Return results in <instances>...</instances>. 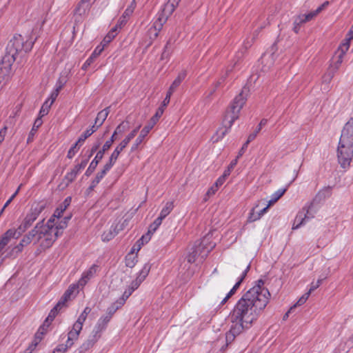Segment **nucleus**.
I'll use <instances>...</instances> for the list:
<instances>
[{"instance_id":"nucleus-13","label":"nucleus","mask_w":353,"mask_h":353,"mask_svg":"<svg viewBox=\"0 0 353 353\" xmlns=\"http://www.w3.org/2000/svg\"><path fill=\"white\" fill-rule=\"evenodd\" d=\"M168 18V14L165 13H160L157 19L154 22L152 26L148 30V34L151 42H153L157 37L159 32L163 28V24L167 21Z\"/></svg>"},{"instance_id":"nucleus-40","label":"nucleus","mask_w":353,"mask_h":353,"mask_svg":"<svg viewBox=\"0 0 353 353\" xmlns=\"http://www.w3.org/2000/svg\"><path fill=\"white\" fill-rule=\"evenodd\" d=\"M24 246L26 245L23 243H22V241H21V242L17 245H16L11 250L8 255L10 256L15 257L19 252L22 251Z\"/></svg>"},{"instance_id":"nucleus-60","label":"nucleus","mask_w":353,"mask_h":353,"mask_svg":"<svg viewBox=\"0 0 353 353\" xmlns=\"http://www.w3.org/2000/svg\"><path fill=\"white\" fill-rule=\"evenodd\" d=\"M70 219V216H66L63 219V221H61L60 223L59 224V225H57V227H58V230L59 229H61L63 230V228H65L68 224V221Z\"/></svg>"},{"instance_id":"nucleus-12","label":"nucleus","mask_w":353,"mask_h":353,"mask_svg":"<svg viewBox=\"0 0 353 353\" xmlns=\"http://www.w3.org/2000/svg\"><path fill=\"white\" fill-rule=\"evenodd\" d=\"M88 162V159H85L81 161L79 164H77L73 169L68 172L60 183L59 186H62L63 188H66L74 181L79 172L85 168Z\"/></svg>"},{"instance_id":"nucleus-19","label":"nucleus","mask_w":353,"mask_h":353,"mask_svg":"<svg viewBox=\"0 0 353 353\" xmlns=\"http://www.w3.org/2000/svg\"><path fill=\"white\" fill-rule=\"evenodd\" d=\"M149 272L150 267L147 264H145L142 268V270L139 272V274L136 278V279L132 281L131 284L130 285V287H131L132 289H133L134 290H137L139 287L141 283L146 278Z\"/></svg>"},{"instance_id":"nucleus-18","label":"nucleus","mask_w":353,"mask_h":353,"mask_svg":"<svg viewBox=\"0 0 353 353\" xmlns=\"http://www.w3.org/2000/svg\"><path fill=\"white\" fill-rule=\"evenodd\" d=\"M100 338L101 336H99V334L92 331V334L88 336V338L80 345L79 347V352L80 353H84L87 352L94 346V345Z\"/></svg>"},{"instance_id":"nucleus-54","label":"nucleus","mask_w":353,"mask_h":353,"mask_svg":"<svg viewBox=\"0 0 353 353\" xmlns=\"http://www.w3.org/2000/svg\"><path fill=\"white\" fill-rule=\"evenodd\" d=\"M134 290L130 285L123 292L121 298L126 301Z\"/></svg>"},{"instance_id":"nucleus-29","label":"nucleus","mask_w":353,"mask_h":353,"mask_svg":"<svg viewBox=\"0 0 353 353\" xmlns=\"http://www.w3.org/2000/svg\"><path fill=\"white\" fill-rule=\"evenodd\" d=\"M110 113V107H107L103 110L100 111L95 119V124H99L101 126L105 121L108 114Z\"/></svg>"},{"instance_id":"nucleus-7","label":"nucleus","mask_w":353,"mask_h":353,"mask_svg":"<svg viewBox=\"0 0 353 353\" xmlns=\"http://www.w3.org/2000/svg\"><path fill=\"white\" fill-rule=\"evenodd\" d=\"M165 107V106H163V105L162 104L161 106H160L157 109L155 114L150 119L148 123L146 125H145L144 128L141 130L139 135L136 139L134 143L132 144L131 147V152H134L138 149L139 146L143 141L145 137L148 134L150 131L153 128L154 125L159 121V118L162 116L164 112Z\"/></svg>"},{"instance_id":"nucleus-61","label":"nucleus","mask_w":353,"mask_h":353,"mask_svg":"<svg viewBox=\"0 0 353 353\" xmlns=\"http://www.w3.org/2000/svg\"><path fill=\"white\" fill-rule=\"evenodd\" d=\"M227 74L222 77L216 83L214 84V88L212 90V91L210 92V95H212L216 90V89L222 83V82L224 81L225 79L226 78Z\"/></svg>"},{"instance_id":"nucleus-37","label":"nucleus","mask_w":353,"mask_h":353,"mask_svg":"<svg viewBox=\"0 0 353 353\" xmlns=\"http://www.w3.org/2000/svg\"><path fill=\"white\" fill-rule=\"evenodd\" d=\"M118 26H115L112 28L110 31L106 34V36L103 39L104 44H108L110 43L112 39L117 36L118 34Z\"/></svg>"},{"instance_id":"nucleus-46","label":"nucleus","mask_w":353,"mask_h":353,"mask_svg":"<svg viewBox=\"0 0 353 353\" xmlns=\"http://www.w3.org/2000/svg\"><path fill=\"white\" fill-rule=\"evenodd\" d=\"M65 305L59 301L56 305L50 310L49 314L55 318L59 311Z\"/></svg>"},{"instance_id":"nucleus-21","label":"nucleus","mask_w":353,"mask_h":353,"mask_svg":"<svg viewBox=\"0 0 353 353\" xmlns=\"http://www.w3.org/2000/svg\"><path fill=\"white\" fill-rule=\"evenodd\" d=\"M332 194V187L327 186L324 187L320 190L314 196L313 199L311 201L314 204L320 203L321 201L325 200L326 198L330 196Z\"/></svg>"},{"instance_id":"nucleus-34","label":"nucleus","mask_w":353,"mask_h":353,"mask_svg":"<svg viewBox=\"0 0 353 353\" xmlns=\"http://www.w3.org/2000/svg\"><path fill=\"white\" fill-rule=\"evenodd\" d=\"M276 50V46H272L268 52L264 53L261 57V61L264 63L265 61L270 60V64H272L274 62V54L275 51Z\"/></svg>"},{"instance_id":"nucleus-51","label":"nucleus","mask_w":353,"mask_h":353,"mask_svg":"<svg viewBox=\"0 0 353 353\" xmlns=\"http://www.w3.org/2000/svg\"><path fill=\"white\" fill-rule=\"evenodd\" d=\"M125 303V301L121 297L117 301H116L114 303H113L111 305L112 307H114V309L116 310H117L118 309L124 305Z\"/></svg>"},{"instance_id":"nucleus-31","label":"nucleus","mask_w":353,"mask_h":353,"mask_svg":"<svg viewBox=\"0 0 353 353\" xmlns=\"http://www.w3.org/2000/svg\"><path fill=\"white\" fill-rule=\"evenodd\" d=\"M70 201H71V197H70V196L67 197L63 202L62 205L59 208H57L53 216L57 218H60L62 216V214L63 213V212L65 210V209L70 205Z\"/></svg>"},{"instance_id":"nucleus-27","label":"nucleus","mask_w":353,"mask_h":353,"mask_svg":"<svg viewBox=\"0 0 353 353\" xmlns=\"http://www.w3.org/2000/svg\"><path fill=\"white\" fill-rule=\"evenodd\" d=\"M303 211H299L297 213L292 225V230H296L299 228L301 226L305 225L307 222L305 216H303Z\"/></svg>"},{"instance_id":"nucleus-10","label":"nucleus","mask_w":353,"mask_h":353,"mask_svg":"<svg viewBox=\"0 0 353 353\" xmlns=\"http://www.w3.org/2000/svg\"><path fill=\"white\" fill-rule=\"evenodd\" d=\"M250 269V263H239L236 264L234 269V273L236 274L239 272L241 271L240 276L239 278L238 281L235 283L233 288L230 290V291L228 293L226 296L222 300L221 304H225L227 301L236 292L237 289L239 288L241 283L245 279L247 276L248 272Z\"/></svg>"},{"instance_id":"nucleus-4","label":"nucleus","mask_w":353,"mask_h":353,"mask_svg":"<svg viewBox=\"0 0 353 353\" xmlns=\"http://www.w3.org/2000/svg\"><path fill=\"white\" fill-rule=\"evenodd\" d=\"M41 228L39 229L38 236L35 243H39L43 249H47L52 246L59 236L58 227H54L50 219L46 225H43L41 221Z\"/></svg>"},{"instance_id":"nucleus-20","label":"nucleus","mask_w":353,"mask_h":353,"mask_svg":"<svg viewBox=\"0 0 353 353\" xmlns=\"http://www.w3.org/2000/svg\"><path fill=\"white\" fill-rule=\"evenodd\" d=\"M21 235H19L18 228L15 229H10L6 231V232L3 234L2 238L0 239V252L5 248V246L8 243L10 239L11 238H19Z\"/></svg>"},{"instance_id":"nucleus-11","label":"nucleus","mask_w":353,"mask_h":353,"mask_svg":"<svg viewBox=\"0 0 353 353\" xmlns=\"http://www.w3.org/2000/svg\"><path fill=\"white\" fill-rule=\"evenodd\" d=\"M113 143V137H110V139L105 141V143L103 144L102 148L99 150L94 158V159L91 161L90 163L89 167L86 170L85 172V175L86 176H90L95 170L96 168L97 167L99 163L101 161V160L103 159V155L110 148Z\"/></svg>"},{"instance_id":"nucleus-62","label":"nucleus","mask_w":353,"mask_h":353,"mask_svg":"<svg viewBox=\"0 0 353 353\" xmlns=\"http://www.w3.org/2000/svg\"><path fill=\"white\" fill-rule=\"evenodd\" d=\"M352 39H353V25L352 26L351 29L350 30V31L348 32V33L346 36V38H345L346 43L345 44H348L351 41Z\"/></svg>"},{"instance_id":"nucleus-42","label":"nucleus","mask_w":353,"mask_h":353,"mask_svg":"<svg viewBox=\"0 0 353 353\" xmlns=\"http://www.w3.org/2000/svg\"><path fill=\"white\" fill-rule=\"evenodd\" d=\"M254 135L255 134H250L248 136L247 141L243 145L242 148H241V150L239 152V154H238V155L236 157L237 159H239L240 157H241L243 154V153H244L245 149L247 148L248 145L249 144V143L254 139Z\"/></svg>"},{"instance_id":"nucleus-33","label":"nucleus","mask_w":353,"mask_h":353,"mask_svg":"<svg viewBox=\"0 0 353 353\" xmlns=\"http://www.w3.org/2000/svg\"><path fill=\"white\" fill-rule=\"evenodd\" d=\"M43 121L40 117H38L33 124V126L29 133L27 141L28 143L31 142L33 140V137L37 131L38 128L42 125Z\"/></svg>"},{"instance_id":"nucleus-6","label":"nucleus","mask_w":353,"mask_h":353,"mask_svg":"<svg viewBox=\"0 0 353 353\" xmlns=\"http://www.w3.org/2000/svg\"><path fill=\"white\" fill-rule=\"evenodd\" d=\"M210 248L206 247L204 240L202 241H196L190 248L186 256L187 261L190 263H192L199 261L203 262L210 252Z\"/></svg>"},{"instance_id":"nucleus-47","label":"nucleus","mask_w":353,"mask_h":353,"mask_svg":"<svg viewBox=\"0 0 353 353\" xmlns=\"http://www.w3.org/2000/svg\"><path fill=\"white\" fill-rule=\"evenodd\" d=\"M51 105H50V103L48 104V100L46 101V102L43 104L41 110L39 112L40 118L41 119L42 117L47 114L49 112V109Z\"/></svg>"},{"instance_id":"nucleus-55","label":"nucleus","mask_w":353,"mask_h":353,"mask_svg":"<svg viewBox=\"0 0 353 353\" xmlns=\"http://www.w3.org/2000/svg\"><path fill=\"white\" fill-rule=\"evenodd\" d=\"M92 134L90 132V131H88V130H86L84 133L83 134H81V136L79 138L78 141H77V143L79 144V143H81V142H84L85 140L88 138L90 136H91Z\"/></svg>"},{"instance_id":"nucleus-1","label":"nucleus","mask_w":353,"mask_h":353,"mask_svg":"<svg viewBox=\"0 0 353 353\" xmlns=\"http://www.w3.org/2000/svg\"><path fill=\"white\" fill-rule=\"evenodd\" d=\"M263 285L264 281L259 279L254 287L242 296L230 313L231 326L225 335L227 345L241 334L244 328H248L266 307L270 293Z\"/></svg>"},{"instance_id":"nucleus-14","label":"nucleus","mask_w":353,"mask_h":353,"mask_svg":"<svg viewBox=\"0 0 353 353\" xmlns=\"http://www.w3.org/2000/svg\"><path fill=\"white\" fill-rule=\"evenodd\" d=\"M140 128L141 125L137 126L130 133H129L126 137L117 146V148L110 155L112 160H115L117 161L120 153L128 145L129 142L136 136Z\"/></svg>"},{"instance_id":"nucleus-56","label":"nucleus","mask_w":353,"mask_h":353,"mask_svg":"<svg viewBox=\"0 0 353 353\" xmlns=\"http://www.w3.org/2000/svg\"><path fill=\"white\" fill-rule=\"evenodd\" d=\"M10 42L13 43V44L23 43L22 37L20 34H14L13 38L10 40Z\"/></svg>"},{"instance_id":"nucleus-3","label":"nucleus","mask_w":353,"mask_h":353,"mask_svg":"<svg viewBox=\"0 0 353 353\" xmlns=\"http://www.w3.org/2000/svg\"><path fill=\"white\" fill-rule=\"evenodd\" d=\"M23 46L26 47V52L32 49V46H6V53L0 62V83L10 79L12 74V65L16 59V56L21 51Z\"/></svg>"},{"instance_id":"nucleus-36","label":"nucleus","mask_w":353,"mask_h":353,"mask_svg":"<svg viewBox=\"0 0 353 353\" xmlns=\"http://www.w3.org/2000/svg\"><path fill=\"white\" fill-rule=\"evenodd\" d=\"M174 208V202L173 201H168L164 208L161 210L159 217L164 219L173 210Z\"/></svg>"},{"instance_id":"nucleus-43","label":"nucleus","mask_w":353,"mask_h":353,"mask_svg":"<svg viewBox=\"0 0 353 353\" xmlns=\"http://www.w3.org/2000/svg\"><path fill=\"white\" fill-rule=\"evenodd\" d=\"M104 46L101 47L100 46H97V47L95 48L94 52L92 53L90 57L88 59H91V62L93 63V61L101 54V52L103 51Z\"/></svg>"},{"instance_id":"nucleus-22","label":"nucleus","mask_w":353,"mask_h":353,"mask_svg":"<svg viewBox=\"0 0 353 353\" xmlns=\"http://www.w3.org/2000/svg\"><path fill=\"white\" fill-rule=\"evenodd\" d=\"M110 319L111 318H110V316H102L98 320L97 323L94 326L92 331L99 334V336H101L102 332L105 330Z\"/></svg>"},{"instance_id":"nucleus-59","label":"nucleus","mask_w":353,"mask_h":353,"mask_svg":"<svg viewBox=\"0 0 353 353\" xmlns=\"http://www.w3.org/2000/svg\"><path fill=\"white\" fill-rule=\"evenodd\" d=\"M77 145H78V143L76 142L75 144L69 150L68 154H67V157L68 159H72L74 157V155L75 154V153L77 152L76 148Z\"/></svg>"},{"instance_id":"nucleus-45","label":"nucleus","mask_w":353,"mask_h":353,"mask_svg":"<svg viewBox=\"0 0 353 353\" xmlns=\"http://www.w3.org/2000/svg\"><path fill=\"white\" fill-rule=\"evenodd\" d=\"M310 295V292H307L306 293H305L299 300L294 305H292V307H294V309L295 307H296L297 306H300L301 305H303V303H305L306 302V301L307 300V299L309 298Z\"/></svg>"},{"instance_id":"nucleus-26","label":"nucleus","mask_w":353,"mask_h":353,"mask_svg":"<svg viewBox=\"0 0 353 353\" xmlns=\"http://www.w3.org/2000/svg\"><path fill=\"white\" fill-rule=\"evenodd\" d=\"M115 162H116V161L112 160V158L110 157L109 161L104 165L103 169L97 174L95 179H97L98 181H101V180L104 177V176L106 174V173L114 165Z\"/></svg>"},{"instance_id":"nucleus-9","label":"nucleus","mask_w":353,"mask_h":353,"mask_svg":"<svg viewBox=\"0 0 353 353\" xmlns=\"http://www.w3.org/2000/svg\"><path fill=\"white\" fill-rule=\"evenodd\" d=\"M45 206L41 204H36L32 206L30 212L26 214L21 225L18 227L19 235H21L33 222L37 219Z\"/></svg>"},{"instance_id":"nucleus-28","label":"nucleus","mask_w":353,"mask_h":353,"mask_svg":"<svg viewBox=\"0 0 353 353\" xmlns=\"http://www.w3.org/2000/svg\"><path fill=\"white\" fill-rule=\"evenodd\" d=\"M257 207L258 205H256L254 208H253L251 212L250 213V216L248 218V220L250 221H255L259 219L267 212L268 209L269 208L268 206H266L263 208L262 210H259V212H255V208Z\"/></svg>"},{"instance_id":"nucleus-64","label":"nucleus","mask_w":353,"mask_h":353,"mask_svg":"<svg viewBox=\"0 0 353 353\" xmlns=\"http://www.w3.org/2000/svg\"><path fill=\"white\" fill-rule=\"evenodd\" d=\"M218 190V188H216L214 185H213L211 188H210L206 192L207 196H210L216 193Z\"/></svg>"},{"instance_id":"nucleus-24","label":"nucleus","mask_w":353,"mask_h":353,"mask_svg":"<svg viewBox=\"0 0 353 353\" xmlns=\"http://www.w3.org/2000/svg\"><path fill=\"white\" fill-rule=\"evenodd\" d=\"M315 204L311 201L307 203L300 211H303V216H305L307 221L314 218L315 214L316 213V209Z\"/></svg>"},{"instance_id":"nucleus-16","label":"nucleus","mask_w":353,"mask_h":353,"mask_svg":"<svg viewBox=\"0 0 353 353\" xmlns=\"http://www.w3.org/2000/svg\"><path fill=\"white\" fill-rule=\"evenodd\" d=\"M340 141L353 143V118H351L343 127Z\"/></svg>"},{"instance_id":"nucleus-32","label":"nucleus","mask_w":353,"mask_h":353,"mask_svg":"<svg viewBox=\"0 0 353 353\" xmlns=\"http://www.w3.org/2000/svg\"><path fill=\"white\" fill-rule=\"evenodd\" d=\"M181 0H170L165 6L161 13H165L169 16L175 9Z\"/></svg>"},{"instance_id":"nucleus-8","label":"nucleus","mask_w":353,"mask_h":353,"mask_svg":"<svg viewBox=\"0 0 353 353\" xmlns=\"http://www.w3.org/2000/svg\"><path fill=\"white\" fill-rule=\"evenodd\" d=\"M337 158L339 163L343 168H349L353 158V143L339 140L337 148Z\"/></svg>"},{"instance_id":"nucleus-50","label":"nucleus","mask_w":353,"mask_h":353,"mask_svg":"<svg viewBox=\"0 0 353 353\" xmlns=\"http://www.w3.org/2000/svg\"><path fill=\"white\" fill-rule=\"evenodd\" d=\"M83 324L82 323H80V322L76 321V322L73 324L72 328L71 330L73 332H77L78 334H80V332L83 328Z\"/></svg>"},{"instance_id":"nucleus-53","label":"nucleus","mask_w":353,"mask_h":353,"mask_svg":"<svg viewBox=\"0 0 353 353\" xmlns=\"http://www.w3.org/2000/svg\"><path fill=\"white\" fill-rule=\"evenodd\" d=\"M267 122H268V120H267V119H263L260 121V123H259V124L258 127L256 128V130H255L253 133H252V134H255V135H254V139L256 138V137L257 134H258V133L260 132V130H261L262 126H263V125H266Z\"/></svg>"},{"instance_id":"nucleus-49","label":"nucleus","mask_w":353,"mask_h":353,"mask_svg":"<svg viewBox=\"0 0 353 353\" xmlns=\"http://www.w3.org/2000/svg\"><path fill=\"white\" fill-rule=\"evenodd\" d=\"M285 192L286 188L279 189L272 195V197L277 201L284 194Z\"/></svg>"},{"instance_id":"nucleus-48","label":"nucleus","mask_w":353,"mask_h":353,"mask_svg":"<svg viewBox=\"0 0 353 353\" xmlns=\"http://www.w3.org/2000/svg\"><path fill=\"white\" fill-rule=\"evenodd\" d=\"M101 139H99L91 148L90 150V153L88 154V157L87 159H88V160L90 159V158L94 154V152H96L99 146L101 145Z\"/></svg>"},{"instance_id":"nucleus-44","label":"nucleus","mask_w":353,"mask_h":353,"mask_svg":"<svg viewBox=\"0 0 353 353\" xmlns=\"http://www.w3.org/2000/svg\"><path fill=\"white\" fill-rule=\"evenodd\" d=\"M54 319V317L48 314V317L46 319L43 324L40 327L39 331H41V333L43 334L44 331H46V327H49L51 322Z\"/></svg>"},{"instance_id":"nucleus-41","label":"nucleus","mask_w":353,"mask_h":353,"mask_svg":"<svg viewBox=\"0 0 353 353\" xmlns=\"http://www.w3.org/2000/svg\"><path fill=\"white\" fill-rule=\"evenodd\" d=\"M163 221V219L161 217H158L154 220V221L150 225L148 233H153L157 229L159 228V226L161 224Z\"/></svg>"},{"instance_id":"nucleus-57","label":"nucleus","mask_w":353,"mask_h":353,"mask_svg":"<svg viewBox=\"0 0 353 353\" xmlns=\"http://www.w3.org/2000/svg\"><path fill=\"white\" fill-rule=\"evenodd\" d=\"M322 281H323V279H318V281H316V283H312L311 285H310V288L308 290V292H310V294H311L314 290L317 289L321 285V284L322 283Z\"/></svg>"},{"instance_id":"nucleus-17","label":"nucleus","mask_w":353,"mask_h":353,"mask_svg":"<svg viewBox=\"0 0 353 353\" xmlns=\"http://www.w3.org/2000/svg\"><path fill=\"white\" fill-rule=\"evenodd\" d=\"M80 284L77 283L71 284L67 290L64 292L63 295L60 299L59 301L65 305L67 301L72 300L79 292V288Z\"/></svg>"},{"instance_id":"nucleus-39","label":"nucleus","mask_w":353,"mask_h":353,"mask_svg":"<svg viewBox=\"0 0 353 353\" xmlns=\"http://www.w3.org/2000/svg\"><path fill=\"white\" fill-rule=\"evenodd\" d=\"M318 14L317 12H316V10L310 12V13L307 14H301L300 15L301 19L299 20L298 22L299 23H306L312 19H314L316 15Z\"/></svg>"},{"instance_id":"nucleus-58","label":"nucleus","mask_w":353,"mask_h":353,"mask_svg":"<svg viewBox=\"0 0 353 353\" xmlns=\"http://www.w3.org/2000/svg\"><path fill=\"white\" fill-rule=\"evenodd\" d=\"M68 349L63 344H60L54 350L52 353H65Z\"/></svg>"},{"instance_id":"nucleus-30","label":"nucleus","mask_w":353,"mask_h":353,"mask_svg":"<svg viewBox=\"0 0 353 353\" xmlns=\"http://www.w3.org/2000/svg\"><path fill=\"white\" fill-rule=\"evenodd\" d=\"M129 122L128 121H124L121 122L115 129L111 137H113V142L115 141L116 135L119 134H122L126 130L129 129Z\"/></svg>"},{"instance_id":"nucleus-23","label":"nucleus","mask_w":353,"mask_h":353,"mask_svg":"<svg viewBox=\"0 0 353 353\" xmlns=\"http://www.w3.org/2000/svg\"><path fill=\"white\" fill-rule=\"evenodd\" d=\"M41 223L42 222L37 223L35 227L30 232H29L28 234L23 236V238L21 239L22 243H23L25 245H28L33 241L34 239L37 238L39 229L41 228Z\"/></svg>"},{"instance_id":"nucleus-52","label":"nucleus","mask_w":353,"mask_h":353,"mask_svg":"<svg viewBox=\"0 0 353 353\" xmlns=\"http://www.w3.org/2000/svg\"><path fill=\"white\" fill-rule=\"evenodd\" d=\"M300 19H301V17H300V15H299V16H298V17L295 19V20H294V21L293 30H294V32H296V33L299 32L301 26H302V25L304 23H299V22H298V21H299V20H300Z\"/></svg>"},{"instance_id":"nucleus-63","label":"nucleus","mask_w":353,"mask_h":353,"mask_svg":"<svg viewBox=\"0 0 353 353\" xmlns=\"http://www.w3.org/2000/svg\"><path fill=\"white\" fill-rule=\"evenodd\" d=\"M58 95H59L58 91H53L52 92L50 97L48 99V101H50V105H52V103L54 102V101L56 100Z\"/></svg>"},{"instance_id":"nucleus-25","label":"nucleus","mask_w":353,"mask_h":353,"mask_svg":"<svg viewBox=\"0 0 353 353\" xmlns=\"http://www.w3.org/2000/svg\"><path fill=\"white\" fill-rule=\"evenodd\" d=\"M98 266L92 265L87 271H85L81 278L79 280V284L83 288L88 281L96 274Z\"/></svg>"},{"instance_id":"nucleus-38","label":"nucleus","mask_w":353,"mask_h":353,"mask_svg":"<svg viewBox=\"0 0 353 353\" xmlns=\"http://www.w3.org/2000/svg\"><path fill=\"white\" fill-rule=\"evenodd\" d=\"M137 262V256L133 253H129L125 256V265L127 267L132 268Z\"/></svg>"},{"instance_id":"nucleus-35","label":"nucleus","mask_w":353,"mask_h":353,"mask_svg":"<svg viewBox=\"0 0 353 353\" xmlns=\"http://www.w3.org/2000/svg\"><path fill=\"white\" fill-rule=\"evenodd\" d=\"M79 334L77 332H73L70 330L68 334V339L65 342V344H63L67 348L71 347L74 342L77 341L79 338Z\"/></svg>"},{"instance_id":"nucleus-2","label":"nucleus","mask_w":353,"mask_h":353,"mask_svg":"<svg viewBox=\"0 0 353 353\" xmlns=\"http://www.w3.org/2000/svg\"><path fill=\"white\" fill-rule=\"evenodd\" d=\"M248 92V89L243 88L225 110L222 121L223 128H220L217 131V134L221 133L219 139H222L228 133L234 121L239 119L240 111L245 103Z\"/></svg>"},{"instance_id":"nucleus-15","label":"nucleus","mask_w":353,"mask_h":353,"mask_svg":"<svg viewBox=\"0 0 353 353\" xmlns=\"http://www.w3.org/2000/svg\"><path fill=\"white\" fill-rule=\"evenodd\" d=\"M186 75H187V72L185 70L181 71L178 74L177 77L174 79V81L172 82V83L170 86L169 90L167 92L166 96H165L164 100L163 101V106H166L170 103L171 95L175 91V90L179 86L181 83L185 78Z\"/></svg>"},{"instance_id":"nucleus-5","label":"nucleus","mask_w":353,"mask_h":353,"mask_svg":"<svg viewBox=\"0 0 353 353\" xmlns=\"http://www.w3.org/2000/svg\"><path fill=\"white\" fill-rule=\"evenodd\" d=\"M349 46H339L337 50L335 51L334 54L332 57V61H335L334 68L329 69L328 71L323 76V85L325 86L323 88V90L328 91V84L332 79L339 65L342 63L343 55L348 50Z\"/></svg>"}]
</instances>
